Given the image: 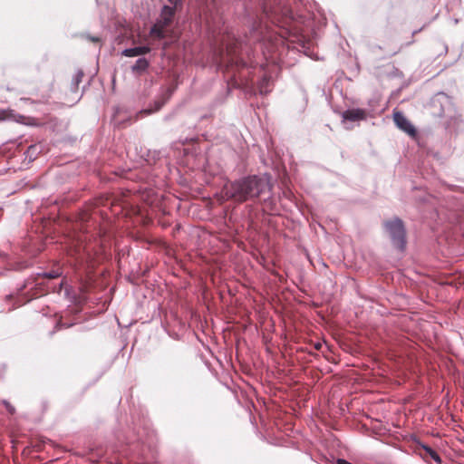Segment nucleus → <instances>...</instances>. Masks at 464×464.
<instances>
[{
    "instance_id": "obj_1",
    "label": "nucleus",
    "mask_w": 464,
    "mask_h": 464,
    "mask_svg": "<svg viewBox=\"0 0 464 464\" xmlns=\"http://www.w3.org/2000/svg\"><path fill=\"white\" fill-rule=\"evenodd\" d=\"M263 13L265 17L279 31H274L266 24L265 30L260 25L256 29V40L271 42L273 44L283 43L289 34L288 27L293 20L291 10L285 5L284 0H269L263 4Z\"/></svg>"
},
{
    "instance_id": "obj_2",
    "label": "nucleus",
    "mask_w": 464,
    "mask_h": 464,
    "mask_svg": "<svg viewBox=\"0 0 464 464\" xmlns=\"http://www.w3.org/2000/svg\"><path fill=\"white\" fill-rule=\"evenodd\" d=\"M271 188L272 185L268 178L252 175L227 183L223 188V193L227 199L243 203L254 201L268 194Z\"/></svg>"
},
{
    "instance_id": "obj_3",
    "label": "nucleus",
    "mask_w": 464,
    "mask_h": 464,
    "mask_svg": "<svg viewBox=\"0 0 464 464\" xmlns=\"http://www.w3.org/2000/svg\"><path fill=\"white\" fill-rule=\"evenodd\" d=\"M175 8L164 5L161 9L160 18L156 21L150 31V35L158 40H161L169 36V28L173 23L175 16Z\"/></svg>"
},
{
    "instance_id": "obj_4",
    "label": "nucleus",
    "mask_w": 464,
    "mask_h": 464,
    "mask_svg": "<svg viewBox=\"0 0 464 464\" xmlns=\"http://www.w3.org/2000/svg\"><path fill=\"white\" fill-rule=\"evenodd\" d=\"M384 227L391 237L393 245L400 250H403L406 245L405 228L403 223L399 218H393L384 222Z\"/></svg>"
},
{
    "instance_id": "obj_5",
    "label": "nucleus",
    "mask_w": 464,
    "mask_h": 464,
    "mask_svg": "<svg viewBox=\"0 0 464 464\" xmlns=\"http://www.w3.org/2000/svg\"><path fill=\"white\" fill-rule=\"evenodd\" d=\"M393 121L396 126L406 132L409 136L415 138L417 130L410 121L401 111L393 112Z\"/></svg>"
},
{
    "instance_id": "obj_6",
    "label": "nucleus",
    "mask_w": 464,
    "mask_h": 464,
    "mask_svg": "<svg viewBox=\"0 0 464 464\" xmlns=\"http://www.w3.org/2000/svg\"><path fill=\"white\" fill-rule=\"evenodd\" d=\"M74 254L71 253V255H75L76 259L80 262H83L86 260L87 262H92L93 258L91 256V246L90 245H84V246H75V249L73 250Z\"/></svg>"
},
{
    "instance_id": "obj_7",
    "label": "nucleus",
    "mask_w": 464,
    "mask_h": 464,
    "mask_svg": "<svg viewBox=\"0 0 464 464\" xmlns=\"http://www.w3.org/2000/svg\"><path fill=\"white\" fill-rule=\"evenodd\" d=\"M343 117L351 121H362L366 119V111L362 109L347 110L343 112Z\"/></svg>"
},
{
    "instance_id": "obj_8",
    "label": "nucleus",
    "mask_w": 464,
    "mask_h": 464,
    "mask_svg": "<svg viewBox=\"0 0 464 464\" xmlns=\"http://www.w3.org/2000/svg\"><path fill=\"white\" fill-rule=\"evenodd\" d=\"M150 52V48L148 46H138L133 48L125 49L123 51V55L127 57H134L142 54H146Z\"/></svg>"
},
{
    "instance_id": "obj_9",
    "label": "nucleus",
    "mask_w": 464,
    "mask_h": 464,
    "mask_svg": "<svg viewBox=\"0 0 464 464\" xmlns=\"http://www.w3.org/2000/svg\"><path fill=\"white\" fill-rule=\"evenodd\" d=\"M238 45V42L235 40L232 44H227V55L230 56L231 62L237 63V48Z\"/></svg>"
},
{
    "instance_id": "obj_10",
    "label": "nucleus",
    "mask_w": 464,
    "mask_h": 464,
    "mask_svg": "<svg viewBox=\"0 0 464 464\" xmlns=\"http://www.w3.org/2000/svg\"><path fill=\"white\" fill-rule=\"evenodd\" d=\"M149 67V62L145 58H140L132 66V71L135 72H142Z\"/></svg>"
},
{
    "instance_id": "obj_11",
    "label": "nucleus",
    "mask_w": 464,
    "mask_h": 464,
    "mask_svg": "<svg viewBox=\"0 0 464 464\" xmlns=\"http://www.w3.org/2000/svg\"><path fill=\"white\" fill-rule=\"evenodd\" d=\"M423 450H425L426 456L432 459L438 464H441V458L435 450H433L430 447L428 446H423Z\"/></svg>"
},
{
    "instance_id": "obj_12",
    "label": "nucleus",
    "mask_w": 464,
    "mask_h": 464,
    "mask_svg": "<svg viewBox=\"0 0 464 464\" xmlns=\"http://www.w3.org/2000/svg\"><path fill=\"white\" fill-rule=\"evenodd\" d=\"M83 77V72L82 71L77 72L73 78V87L75 90L78 89L79 83L82 82Z\"/></svg>"
},
{
    "instance_id": "obj_13",
    "label": "nucleus",
    "mask_w": 464,
    "mask_h": 464,
    "mask_svg": "<svg viewBox=\"0 0 464 464\" xmlns=\"http://www.w3.org/2000/svg\"><path fill=\"white\" fill-rule=\"evenodd\" d=\"M169 2L173 5L171 8H175V11L182 6L183 0H169Z\"/></svg>"
},
{
    "instance_id": "obj_14",
    "label": "nucleus",
    "mask_w": 464,
    "mask_h": 464,
    "mask_svg": "<svg viewBox=\"0 0 464 464\" xmlns=\"http://www.w3.org/2000/svg\"><path fill=\"white\" fill-rule=\"evenodd\" d=\"M8 118H9V113L5 110L0 109V121H5Z\"/></svg>"
},
{
    "instance_id": "obj_15",
    "label": "nucleus",
    "mask_w": 464,
    "mask_h": 464,
    "mask_svg": "<svg viewBox=\"0 0 464 464\" xmlns=\"http://www.w3.org/2000/svg\"><path fill=\"white\" fill-rule=\"evenodd\" d=\"M86 38L92 43H100L101 39L97 36L87 35Z\"/></svg>"
},
{
    "instance_id": "obj_16",
    "label": "nucleus",
    "mask_w": 464,
    "mask_h": 464,
    "mask_svg": "<svg viewBox=\"0 0 464 464\" xmlns=\"http://www.w3.org/2000/svg\"><path fill=\"white\" fill-rule=\"evenodd\" d=\"M60 276V273L59 272H51V273H48L46 274V276L48 278H56Z\"/></svg>"
},
{
    "instance_id": "obj_17",
    "label": "nucleus",
    "mask_w": 464,
    "mask_h": 464,
    "mask_svg": "<svg viewBox=\"0 0 464 464\" xmlns=\"http://www.w3.org/2000/svg\"><path fill=\"white\" fill-rule=\"evenodd\" d=\"M6 404V409L7 411L13 414L14 412V408L13 406L10 405V403H5Z\"/></svg>"
},
{
    "instance_id": "obj_18",
    "label": "nucleus",
    "mask_w": 464,
    "mask_h": 464,
    "mask_svg": "<svg viewBox=\"0 0 464 464\" xmlns=\"http://www.w3.org/2000/svg\"><path fill=\"white\" fill-rule=\"evenodd\" d=\"M336 463L337 464H352V463H350L347 460L343 459H338Z\"/></svg>"
},
{
    "instance_id": "obj_19",
    "label": "nucleus",
    "mask_w": 464,
    "mask_h": 464,
    "mask_svg": "<svg viewBox=\"0 0 464 464\" xmlns=\"http://www.w3.org/2000/svg\"><path fill=\"white\" fill-rule=\"evenodd\" d=\"M36 147L35 146H30L27 150V152L28 153H33L34 150H35Z\"/></svg>"
},
{
    "instance_id": "obj_20",
    "label": "nucleus",
    "mask_w": 464,
    "mask_h": 464,
    "mask_svg": "<svg viewBox=\"0 0 464 464\" xmlns=\"http://www.w3.org/2000/svg\"><path fill=\"white\" fill-rule=\"evenodd\" d=\"M321 346H322L321 343H317V344H315L314 347H315V349L319 350L321 348Z\"/></svg>"
},
{
    "instance_id": "obj_21",
    "label": "nucleus",
    "mask_w": 464,
    "mask_h": 464,
    "mask_svg": "<svg viewBox=\"0 0 464 464\" xmlns=\"http://www.w3.org/2000/svg\"><path fill=\"white\" fill-rule=\"evenodd\" d=\"M100 259H101V261H102V259H103V254H102V250H101V256H100Z\"/></svg>"
},
{
    "instance_id": "obj_22",
    "label": "nucleus",
    "mask_w": 464,
    "mask_h": 464,
    "mask_svg": "<svg viewBox=\"0 0 464 464\" xmlns=\"http://www.w3.org/2000/svg\"><path fill=\"white\" fill-rule=\"evenodd\" d=\"M260 92H262V93L264 92V91H263V86H262V85H261V87H260Z\"/></svg>"
}]
</instances>
